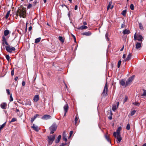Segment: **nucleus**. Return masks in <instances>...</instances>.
Returning <instances> with one entry per match:
<instances>
[{"mask_svg": "<svg viewBox=\"0 0 146 146\" xmlns=\"http://www.w3.org/2000/svg\"><path fill=\"white\" fill-rule=\"evenodd\" d=\"M15 50V49L14 47L10 46V52H14Z\"/></svg>", "mask_w": 146, "mask_h": 146, "instance_id": "23", "label": "nucleus"}, {"mask_svg": "<svg viewBox=\"0 0 146 146\" xmlns=\"http://www.w3.org/2000/svg\"><path fill=\"white\" fill-rule=\"evenodd\" d=\"M108 33H106V35H105V36L106 39H107V40L108 41H109V39L108 38Z\"/></svg>", "mask_w": 146, "mask_h": 146, "instance_id": "39", "label": "nucleus"}, {"mask_svg": "<svg viewBox=\"0 0 146 146\" xmlns=\"http://www.w3.org/2000/svg\"><path fill=\"white\" fill-rule=\"evenodd\" d=\"M6 58L8 60V62H9V56L8 55H5Z\"/></svg>", "mask_w": 146, "mask_h": 146, "instance_id": "41", "label": "nucleus"}, {"mask_svg": "<svg viewBox=\"0 0 146 146\" xmlns=\"http://www.w3.org/2000/svg\"><path fill=\"white\" fill-rule=\"evenodd\" d=\"M141 44L140 42H137V43L136 44V48L137 49H138L141 47Z\"/></svg>", "mask_w": 146, "mask_h": 146, "instance_id": "15", "label": "nucleus"}, {"mask_svg": "<svg viewBox=\"0 0 146 146\" xmlns=\"http://www.w3.org/2000/svg\"><path fill=\"white\" fill-rule=\"evenodd\" d=\"M61 138V136L60 135L58 136V137L57 139H56L55 140V142L56 143H58L60 141V139Z\"/></svg>", "mask_w": 146, "mask_h": 146, "instance_id": "16", "label": "nucleus"}, {"mask_svg": "<svg viewBox=\"0 0 146 146\" xmlns=\"http://www.w3.org/2000/svg\"><path fill=\"white\" fill-rule=\"evenodd\" d=\"M65 145V144L63 143H62V145L60 146H64Z\"/></svg>", "mask_w": 146, "mask_h": 146, "instance_id": "61", "label": "nucleus"}, {"mask_svg": "<svg viewBox=\"0 0 146 146\" xmlns=\"http://www.w3.org/2000/svg\"><path fill=\"white\" fill-rule=\"evenodd\" d=\"M108 91V84L107 82H106L105 84L104 89L103 91L102 95L103 96H107V93Z\"/></svg>", "mask_w": 146, "mask_h": 146, "instance_id": "7", "label": "nucleus"}, {"mask_svg": "<svg viewBox=\"0 0 146 146\" xmlns=\"http://www.w3.org/2000/svg\"><path fill=\"white\" fill-rule=\"evenodd\" d=\"M25 81H23L22 82V85L23 86H25Z\"/></svg>", "mask_w": 146, "mask_h": 146, "instance_id": "50", "label": "nucleus"}, {"mask_svg": "<svg viewBox=\"0 0 146 146\" xmlns=\"http://www.w3.org/2000/svg\"><path fill=\"white\" fill-rule=\"evenodd\" d=\"M55 135H50L48 136V141L49 144L51 145L52 144L55 139Z\"/></svg>", "mask_w": 146, "mask_h": 146, "instance_id": "5", "label": "nucleus"}, {"mask_svg": "<svg viewBox=\"0 0 146 146\" xmlns=\"http://www.w3.org/2000/svg\"><path fill=\"white\" fill-rule=\"evenodd\" d=\"M6 91L8 94L9 95V89H7Z\"/></svg>", "mask_w": 146, "mask_h": 146, "instance_id": "55", "label": "nucleus"}, {"mask_svg": "<svg viewBox=\"0 0 146 146\" xmlns=\"http://www.w3.org/2000/svg\"><path fill=\"white\" fill-rule=\"evenodd\" d=\"M123 58H125L126 57V55L125 54H123Z\"/></svg>", "mask_w": 146, "mask_h": 146, "instance_id": "53", "label": "nucleus"}, {"mask_svg": "<svg viewBox=\"0 0 146 146\" xmlns=\"http://www.w3.org/2000/svg\"><path fill=\"white\" fill-rule=\"evenodd\" d=\"M126 11L125 10H123L122 13V14L124 16H125L126 15Z\"/></svg>", "mask_w": 146, "mask_h": 146, "instance_id": "32", "label": "nucleus"}, {"mask_svg": "<svg viewBox=\"0 0 146 146\" xmlns=\"http://www.w3.org/2000/svg\"><path fill=\"white\" fill-rule=\"evenodd\" d=\"M121 63V61L120 60H119L118 61V65H117L118 68H119L120 67Z\"/></svg>", "mask_w": 146, "mask_h": 146, "instance_id": "40", "label": "nucleus"}, {"mask_svg": "<svg viewBox=\"0 0 146 146\" xmlns=\"http://www.w3.org/2000/svg\"><path fill=\"white\" fill-rule=\"evenodd\" d=\"M143 94L141 95V96H146V90H143Z\"/></svg>", "mask_w": 146, "mask_h": 146, "instance_id": "30", "label": "nucleus"}, {"mask_svg": "<svg viewBox=\"0 0 146 146\" xmlns=\"http://www.w3.org/2000/svg\"><path fill=\"white\" fill-rule=\"evenodd\" d=\"M32 6V4H29L27 8L28 9H29L31 8Z\"/></svg>", "mask_w": 146, "mask_h": 146, "instance_id": "42", "label": "nucleus"}, {"mask_svg": "<svg viewBox=\"0 0 146 146\" xmlns=\"http://www.w3.org/2000/svg\"><path fill=\"white\" fill-rule=\"evenodd\" d=\"M127 99H128V97L127 96H126L124 100L123 103H124L125 102H126L127 101Z\"/></svg>", "mask_w": 146, "mask_h": 146, "instance_id": "43", "label": "nucleus"}, {"mask_svg": "<svg viewBox=\"0 0 146 146\" xmlns=\"http://www.w3.org/2000/svg\"><path fill=\"white\" fill-rule=\"evenodd\" d=\"M133 79V76H131L127 80L126 82L127 86H128L130 84V83L132 82Z\"/></svg>", "mask_w": 146, "mask_h": 146, "instance_id": "8", "label": "nucleus"}, {"mask_svg": "<svg viewBox=\"0 0 146 146\" xmlns=\"http://www.w3.org/2000/svg\"><path fill=\"white\" fill-rule=\"evenodd\" d=\"M9 34V31L6 30L4 31V36H2V44L3 48L5 49L8 52H9V43L7 41L8 37L7 36Z\"/></svg>", "mask_w": 146, "mask_h": 146, "instance_id": "1", "label": "nucleus"}, {"mask_svg": "<svg viewBox=\"0 0 146 146\" xmlns=\"http://www.w3.org/2000/svg\"><path fill=\"white\" fill-rule=\"evenodd\" d=\"M6 105V103H3L1 105V108L3 109H5Z\"/></svg>", "mask_w": 146, "mask_h": 146, "instance_id": "25", "label": "nucleus"}, {"mask_svg": "<svg viewBox=\"0 0 146 146\" xmlns=\"http://www.w3.org/2000/svg\"><path fill=\"white\" fill-rule=\"evenodd\" d=\"M16 120L17 119L16 118H13L12 119L11 121H10V123L15 121H16Z\"/></svg>", "mask_w": 146, "mask_h": 146, "instance_id": "35", "label": "nucleus"}, {"mask_svg": "<svg viewBox=\"0 0 146 146\" xmlns=\"http://www.w3.org/2000/svg\"><path fill=\"white\" fill-rule=\"evenodd\" d=\"M123 34L124 35L126 34H127L129 33L130 31L129 30H127V29H126L123 31Z\"/></svg>", "mask_w": 146, "mask_h": 146, "instance_id": "22", "label": "nucleus"}, {"mask_svg": "<svg viewBox=\"0 0 146 146\" xmlns=\"http://www.w3.org/2000/svg\"><path fill=\"white\" fill-rule=\"evenodd\" d=\"M78 9V6L77 5H75L74 8V9L75 10H76Z\"/></svg>", "mask_w": 146, "mask_h": 146, "instance_id": "52", "label": "nucleus"}, {"mask_svg": "<svg viewBox=\"0 0 146 146\" xmlns=\"http://www.w3.org/2000/svg\"><path fill=\"white\" fill-rule=\"evenodd\" d=\"M83 24L84 25H87V23H86V22H84L83 23Z\"/></svg>", "mask_w": 146, "mask_h": 146, "instance_id": "64", "label": "nucleus"}, {"mask_svg": "<svg viewBox=\"0 0 146 146\" xmlns=\"http://www.w3.org/2000/svg\"><path fill=\"white\" fill-rule=\"evenodd\" d=\"M63 140L66 142L67 141V135L66 134V132L64 131L63 133Z\"/></svg>", "mask_w": 146, "mask_h": 146, "instance_id": "13", "label": "nucleus"}, {"mask_svg": "<svg viewBox=\"0 0 146 146\" xmlns=\"http://www.w3.org/2000/svg\"><path fill=\"white\" fill-rule=\"evenodd\" d=\"M68 106L67 104H66L64 106V109L65 111L64 116L66 115V113L68 111Z\"/></svg>", "mask_w": 146, "mask_h": 146, "instance_id": "11", "label": "nucleus"}, {"mask_svg": "<svg viewBox=\"0 0 146 146\" xmlns=\"http://www.w3.org/2000/svg\"><path fill=\"white\" fill-rule=\"evenodd\" d=\"M118 107L116 105H113L112 107V109L113 111H115L117 108Z\"/></svg>", "mask_w": 146, "mask_h": 146, "instance_id": "28", "label": "nucleus"}, {"mask_svg": "<svg viewBox=\"0 0 146 146\" xmlns=\"http://www.w3.org/2000/svg\"><path fill=\"white\" fill-rule=\"evenodd\" d=\"M18 78V77H16L15 78V80L17 81Z\"/></svg>", "mask_w": 146, "mask_h": 146, "instance_id": "63", "label": "nucleus"}, {"mask_svg": "<svg viewBox=\"0 0 146 146\" xmlns=\"http://www.w3.org/2000/svg\"><path fill=\"white\" fill-rule=\"evenodd\" d=\"M121 127H119L117 130L116 132H113V135L117 139V143H119L122 139L120 135V132L121 130Z\"/></svg>", "mask_w": 146, "mask_h": 146, "instance_id": "2", "label": "nucleus"}, {"mask_svg": "<svg viewBox=\"0 0 146 146\" xmlns=\"http://www.w3.org/2000/svg\"><path fill=\"white\" fill-rule=\"evenodd\" d=\"M113 7V6L111 5V2H110L108 6L107 7V9L108 10L110 8L111 9H112Z\"/></svg>", "mask_w": 146, "mask_h": 146, "instance_id": "19", "label": "nucleus"}, {"mask_svg": "<svg viewBox=\"0 0 146 146\" xmlns=\"http://www.w3.org/2000/svg\"><path fill=\"white\" fill-rule=\"evenodd\" d=\"M120 83L122 86L124 87H125L127 86L126 82L125 83V80L123 79H122L120 80Z\"/></svg>", "mask_w": 146, "mask_h": 146, "instance_id": "9", "label": "nucleus"}, {"mask_svg": "<svg viewBox=\"0 0 146 146\" xmlns=\"http://www.w3.org/2000/svg\"><path fill=\"white\" fill-rule=\"evenodd\" d=\"M131 56V54L129 53V54H128V55L127 58H126L124 60V61H126L128 60H129L130 59Z\"/></svg>", "mask_w": 146, "mask_h": 146, "instance_id": "18", "label": "nucleus"}, {"mask_svg": "<svg viewBox=\"0 0 146 146\" xmlns=\"http://www.w3.org/2000/svg\"><path fill=\"white\" fill-rule=\"evenodd\" d=\"M136 112V111L135 110L132 111L131 113V116L133 115Z\"/></svg>", "mask_w": 146, "mask_h": 146, "instance_id": "36", "label": "nucleus"}, {"mask_svg": "<svg viewBox=\"0 0 146 146\" xmlns=\"http://www.w3.org/2000/svg\"><path fill=\"white\" fill-rule=\"evenodd\" d=\"M32 27H31L30 26L29 27V31H30L32 30Z\"/></svg>", "mask_w": 146, "mask_h": 146, "instance_id": "54", "label": "nucleus"}, {"mask_svg": "<svg viewBox=\"0 0 146 146\" xmlns=\"http://www.w3.org/2000/svg\"><path fill=\"white\" fill-rule=\"evenodd\" d=\"M109 119H110V120H111L112 119V116H109Z\"/></svg>", "mask_w": 146, "mask_h": 146, "instance_id": "59", "label": "nucleus"}, {"mask_svg": "<svg viewBox=\"0 0 146 146\" xmlns=\"http://www.w3.org/2000/svg\"><path fill=\"white\" fill-rule=\"evenodd\" d=\"M10 102L12 101L13 100V98L12 97V96L11 94V95L10 96Z\"/></svg>", "mask_w": 146, "mask_h": 146, "instance_id": "47", "label": "nucleus"}, {"mask_svg": "<svg viewBox=\"0 0 146 146\" xmlns=\"http://www.w3.org/2000/svg\"><path fill=\"white\" fill-rule=\"evenodd\" d=\"M121 127H119L117 130L116 132H113V135L117 139V143H119L122 139L120 135V132L121 130Z\"/></svg>", "mask_w": 146, "mask_h": 146, "instance_id": "3", "label": "nucleus"}, {"mask_svg": "<svg viewBox=\"0 0 146 146\" xmlns=\"http://www.w3.org/2000/svg\"><path fill=\"white\" fill-rule=\"evenodd\" d=\"M82 35H85L87 36H90L91 35V33L90 32H85L82 33Z\"/></svg>", "mask_w": 146, "mask_h": 146, "instance_id": "14", "label": "nucleus"}, {"mask_svg": "<svg viewBox=\"0 0 146 146\" xmlns=\"http://www.w3.org/2000/svg\"><path fill=\"white\" fill-rule=\"evenodd\" d=\"M34 101L35 102H37L39 100V96L38 95H35L33 99Z\"/></svg>", "mask_w": 146, "mask_h": 146, "instance_id": "20", "label": "nucleus"}, {"mask_svg": "<svg viewBox=\"0 0 146 146\" xmlns=\"http://www.w3.org/2000/svg\"><path fill=\"white\" fill-rule=\"evenodd\" d=\"M134 39L135 40H137L136 36V33H135L134 36Z\"/></svg>", "mask_w": 146, "mask_h": 146, "instance_id": "46", "label": "nucleus"}, {"mask_svg": "<svg viewBox=\"0 0 146 146\" xmlns=\"http://www.w3.org/2000/svg\"><path fill=\"white\" fill-rule=\"evenodd\" d=\"M139 28L141 30H143V27L141 23H139Z\"/></svg>", "mask_w": 146, "mask_h": 146, "instance_id": "29", "label": "nucleus"}, {"mask_svg": "<svg viewBox=\"0 0 146 146\" xmlns=\"http://www.w3.org/2000/svg\"><path fill=\"white\" fill-rule=\"evenodd\" d=\"M132 104L136 106H139L140 104L139 103L137 102H133L132 103Z\"/></svg>", "mask_w": 146, "mask_h": 146, "instance_id": "31", "label": "nucleus"}, {"mask_svg": "<svg viewBox=\"0 0 146 146\" xmlns=\"http://www.w3.org/2000/svg\"><path fill=\"white\" fill-rule=\"evenodd\" d=\"M31 127L37 132L40 129L39 128L34 124H33Z\"/></svg>", "mask_w": 146, "mask_h": 146, "instance_id": "10", "label": "nucleus"}, {"mask_svg": "<svg viewBox=\"0 0 146 146\" xmlns=\"http://www.w3.org/2000/svg\"><path fill=\"white\" fill-rule=\"evenodd\" d=\"M73 131H70V137H70L71 136V135L73 134Z\"/></svg>", "mask_w": 146, "mask_h": 146, "instance_id": "48", "label": "nucleus"}, {"mask_svg": "<svg viewBox=\"0 0 146 146\" xmlns=\"http://www.w3.org/2000/svg\"><path fill=\"white\" fill-rule=\"evenodd\" d=\"M40 40L41 38L40 37L36 38L35 39V42L36 43H37L40 41Z\"/></svg>", "mask_w": 146, "mask_h": 146, "instance_id": "26", "label": "nucleus"}, {"mask_svg": "<svg viewBox=\"0 0 146 146\" xmlns=\"http://www.w3.org/2000/svg\"><path fill=\"white\" fill-rule=\"evenodd\" d=\"M72 36H73V38H74V41L75 42H76V37H75V36L74 35H72Z\"/></svg>", "mask_w": 146, "mask_h": 146, "instance_id": "51", "label": "nucleus"}, {"mask_svg": "<svg viewBox=\"0 0 146 146\" xmlns=\"http://www.w3.org/2000/svg\"><path fill=\"white\" fill-rule=\"evenodd\" d=\"M14 74V70H12L11 72V75L12 76Z\"/></svg>", "mask_w": 146, "mask_h": 146, "instance_id": "49", "label": "nucleus"}, {"mask_svg": "<svg viewBox=\"0 0 146 146\" xmlns=\"http://www.w3.org/2000/svg\"><path fill=\"white\" fill-rule=\"evenodd\" d=\"M130 8L131 10H133L134 9V6L133 4H131L130 5Z\"/></svg>", "mask_w": 146, "mask_h": 146, "instance_id": "34", "label": "nucleus"}, {"mask_svg": "<svg viewBox=\"0 0 146 146\" xmlns=\"http://www.w3.org/2000/svg\"><path fill=\"white\" fill-rule=\"evenodd\" d=\"M88 28V27L85 25H82L81 26L79 27L78 29H79L83 30Z\"/></svg>", "mask_w": 146, "mask_h": 146, "instance_id": "17", "label": "nucleus"}, {"mask_svg": "<svg viewBox=\"0 0 146 146\" xmlns=\"http://www.w3.org/2000/svg\"><path fill=\"white\" fill-rule=\"evenodd\" d=\"M26 105L31 106V102L29 100H27V101L25 103Z\"/></svg>", "mask_w": 146, "mask_h": 146, "instance_id": "24", "label": "nucleus"}, {"mask_svg": "<svg viewBox=\"0 0 146 146\" xmlns=\"http://www.w3.org/2000/svg\"><path fill=\"white\" fill-rule=\"evenodd\" d=\"M39 116V115L38 114H36V115H35L34 116L36 118L38 116Z\"/></svg>", "mask_w": 146, "mask_h": 146, "instance_id": "57", "label": "nucleus"}, {"mask_svg": "<svg viewBox=\"0 0 146 146\" xmlns=\"http://www.w3.org/2000/svg\"><path fill=\"white\" fill-rule=\"evenodd\" d=\"M58 39L62 43L64 42V39L62 36H59L58 37Z\"/></svg>", "mask_w": 146, "mask_h": 146, "instance_id": "27", "label": "nucleus"}, {"mask_svg": "<svg viewBox=\"0 0 146 146\" xmlns=\"http://www.w3.org/2000/svg\"><path fill=\"white\" fill-rule=\"evenodd\" d=\"M17 14L21 17L25 18L26 15V11L25 9H19L17 11Z\"/></svg>", "mask_w": 146, "mask_h": 146, "instance_id": "4", "label": "nucleus"}, {"mask_svg": "<svg viewBox=\"0 0 146 146\" xmlns=\"http://www.w3.org/2000/svg\"><path fill=\"white\" fill-rule=\"evenodd\" d=\"M78 120V119L77 117H76L75 118V122L74 123L75 125H77V121Z\"/></svg>", "mask_w": 146, "mask_h": 146, "instance_id": "33", "label": "nucleus"}, {"mask_svg": "<svg viewBox=\"0 0 146 146\" xmlns=\"http://www.w3.org/2000/svg\"><path fill=\"white\" fill-rule=\"evenodd\" d=\"M126 128L128 130H129L130 129V126L129 124L128 123L127 124V126L126 127Z\"/></svg>", "mask_w": 146, "mask_h": 146, "instance_id": "37", "label": "nucleus"}, {"mask_svg": "<svg viewBox=\"0 0 146 146\" xmlns=\"http://www.w3.org/2000/svg\"><path fill=\"white\" fill-rule=\"evenodd\" d=\"M124 48V46H123L122 48H121V49L120 50V51H122L123 50V49Z\"/></svg>", "mask_w": 146, "mask_h": 146, "instance_id": "56", "label": "nucleus"}, {"mask_svg": "<svg viewBox=\"0 0 146 146\" xmlns=\"http://www.w3.org/2000/svg\"><path fill=\"white\" fill-rule=\"evenodd\" d=\"M9 16V11H8L7 14L5 16V18L6 19H7Z\"/></svg>", "mask_w": 146, "mask_h": 146, "instance_id": "38", "label": "nucleus"}, {"mask_svg": "<svg viewBox=\"0 0 146 146\" xmlns=\"http://www.w3.org/2000/svg\"><path fill=\"white\" fill-rule=\"evenodd\" d=\"M36 118H35L34 116L33 118H31V122L32 123H33V121L35 120V119Z\"/></svg>", "mask_w": 146, "mask_h": 146, "instance_id": "45", "label": "nucleus"}, {"mask_svg": "<svg viewBox=\"0 0 146 146\" xmlns=\"http://www.w3.org/2000/svg\"><path fill=\"white\" fill-rule=\"evenodd\" d=\"M117 107H118L119 105V102H117Z\"/></svg>", "mask_w": 146, "mask_h": 146, "instance_id": "60", "label": "nucleus"}, {"mask_svg": "<svg viewBox=\"0 0 146 146\" xmlns=\"http://www.w3.org/2000/svg\"><path fill=\"white\" fill-rule=\"evenodd\" d=\"M51 118V116L48 115H45L42 116L41 119H43L47 120Z\"/></svg>", "mask_w": 146, "mask_h": 146, "instance_id": "12", "label": "nucleus"}, {"mask_svg": "<svg viewBox=\"0 0 146 146\" xmlns=\"http://www.w3.org/2000/svg\"><path fill=\"white\" fill-rule=\"evenodd\" d=\"M6 125V123H4L3 124L1 125L3 126V127L5 126Z\"/></svg>", "mask_w": 146, "mask_h": 146, "instance_id": "58", "label": "nucleus"}, {"mask_svg": "<svg viewBox=\"0 0 146 146\" xmlns=\"http://www.w3.org/2000/svg\"><path fill=\"white\" fill-rule=\"evenodd\" d=\"M36 3V1H35L33 2V3L34 4V5H35Z\"/></svg>", "mask_w": 146, "mask_h": 146, "instance_id": "62", "label": "nucleus"}, {"mask_svg": "<svg viewBox=\"0 0 146 146\" xmlns=\"http://www.w3.org/2000/svg\"><path fill=\"white\" fill-rule=\"evenodd\" d=\"M57 125L55 123H53L50 127V130L51 131L50 134L54 133V131L57 128Z\"/></svg>", "mask_w": 146, "mask_h": 146, "instance_id": "6", "label": "nucleus"}, {"mask_svg": "<svg viewBox=\"0 0 146 146\" xmlns=\"http://www.w3.org/2000/svg\"><path fill=\"white\" fill-rule=\"evenodd\" d=\"M143 39V37L141 35H139L137 36V40L139 41H142Z\"/></svg>", "mask_w": 146, "mask_h": 146, "instance_id": "21", "label": "nucleus"}, {"mask_svg": "<svg viewBox=\"0 0 146 146\" xmlns=\"http://www.w3.org/2000/svg\"><path fill=\"white\" fill-rule=\"evenodd\" d=\"M105 137L108 142H110V141L109 139V138L108 137V136L107 135L105 136Z\"/></svg>", "mask_w": 146, "mask_h": 146, "instance_id": "44", "label": "nucleus"}]
</instances>
